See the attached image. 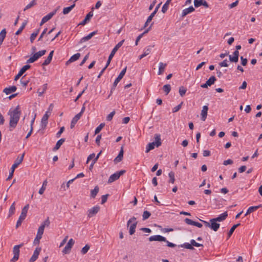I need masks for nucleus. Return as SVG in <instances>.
I'll use <instances>...</instances> for the list:
<instances>
[{
    "label": "nucleus",
    "mask_w": 262,
    "mask_h": 262,
    "mask_svg": "<svg viewBox=\"0 0 262 262\" xmlns=\"http://www.w3.org/2000/svg\"><path fill=\"white\" fill-rule=\"evenodd\" d=\"M105 126L104 123H101L95 129V134H98Z\"/></svg>",
    "instance_id": "obj_46"
},
{
    "label": "nucleus",
    "mask_w": 262,
    "mask_h": 262,
    "mask_svg": "<svg viewBox=\"0 0 262 262\" xmlns=\"http://www.w3.org/2000/svg\"><path fill=\"white\" fill-rule=\"evenodd\" d=\"M29 208V205H26L21 210V214L19 216V218L23 220H25L27 216V214L28 212Z\"/></svg>",
    "instance_id": "obj_19"
},
{
    "label": "nucleus",
    "mask_w": 262,
    "mask_h": 262,
    "mask_svg": "<svg viewBox=\"0 0 262 262\" xmlns=\"http://www.w3.org/2000/svg\"><path fill=\"white\" fill-rule=\"evenodd\" d=\"M36 5V0H32L29 4H28L24 9V11H26L29 9H30L34 6Z\"/></svg>",
    "instance_id": "obj_38"
},
{
    "label": "nucleus",
    "mask_w": 262,
    "mask_h": 262,
    "mask_svg": "<svg viewBox=\"0 0 262 262\" xmlns=\"http://www.w3.org/2000/svg\"><path fill=\"white\" fill-rule=\"evenodd\" d=\"M27 24V21L25 20L22 24L21 26L20 27V28L16 32L15 34L16 35H19L23 30L24 28L25 27L26 25Z\"/></svg>",
    "instance_id": "obj_42"
},
{
    "label": "nucleus",
    "mask_w": 262,
    "mask_h": 262,
    "mask_svg": "<svg viewBox=\"0 0 262 262\" xmlns=\"http://www.w3.org/2000/svg\"><path fill=\"white\" fill-rule=\"evenodd\" d=\"M48 31V28H46L44 29V30L42 31V32L41 33V34H40L39 38H38V40H41L42 38L44 37V36L46 35H47V32ZM49 33V32L48 33V34Z\"/></svg>",
    "instance_id": "obj_52"
},
{
    "label": "nucleus",
    "mask_w": 262,
    "mask_h": 262,
    "mask_svg": "<svg viewBox=\"0 0 262 262\" xmlns=\"http://www.w3.org/2000/svg\"><path fill=\"white\" fill-rule=\"evenodd\" d=\"M48 183V180L47 179L45 180L44 181V182H43L42 186L41 187V188L39 189V192H38V193L40 194H42L43 193L45 189H46V187L47 186Z\"/></svg>",
    "instance_id": "obj_33"
},
{
    "label": "nucleus",
    "mask_w": 262,
    "mask_h": 262,
    "mask_svg": "<svg viewBox=\"0 0 262 262\" xmlns=\"http://www.w3.org/2000/svg\"><path fill=\"white\" fill-rule=\"evenodd\" d=\"M90 249V247H83L81 250V253L83 254H85Z\"/></svg>",
    "instance_id": "obj_63"
},
{
    "label": "nucleus",
    "mask_w": 262,
    "mask_h": 262,
    "mask_svg": "<svg viewBox=\"0 0 262 262\" xmlns=\"http://www.w3.org/2000/svg\"><path fill=\"white\" fill-rule=\"evenodd\" d=\"M100 207L98 206L93 207L88 211V216L89 217H92L96 215L99 211Z\"/></svg>",
    "instance_id": "obj_11"
},
{
    "label": "nucleus",
    "mask_w": 262,
    "mask_h": 262,
    "mask_svg": "<svg viewBox=\"0 0 262 262\" xmlns=\"http://www.w3.org/2000/svg\"><path fill=\"white\" fill-rule=\"evenodd\" d=\"M48 112H49L48 111H47L41 119V129H45L48 124V118H49Z\"/></svg>",
    "instance_id": "obj_12"
},
{
    "label": "nucleus",
    "mask_w": 262,
    "mask_h": 262,
    "mask_svg": "<svg viewBox=\"0 0 262 262\" xmlns=\"http://www.w3.org/2000/svg\"><path fill=\"white\" fill-rule=\"evenodd\" d=\"M99 188L98 186H95L93 190L91 191V196L93 198H95L97 193L99 192Z\"/></svg>",
    "instance_id": "obj_35"
},
{
    "label": "nucleus",
    "mask_w": 262,
    "mask_h": 262,
    "mask_svg": "<svg viewBox=\"0 0 262 262\" xmlns=\"http://www.w3.org/2000/svg\"><path fill=\"white\" fill-rule=\"evenodd\" d=\"M155 141L152 143H149L146 146V152H148L150 150L153 149L155 146L158 147L161 145V136L159 134H156L155 136Z\"/></svg>",
    "instance_id": "obj_3"
},
{
    "label": "nucleus",
    "mask_w": 262,
    "mask_h": 262,
    "mask_svg": "<svg viewBox=\"0 0 262 262\" xmlns=\"http://www.w3.org/2000/svg\"><path fill=\"white\" fill-rule=\"evenodd\" d=\"M185 222L188 224V225H194V222L195 221H193L189 219H188V218H186L185 219Z\"/></svg>",
    "instance_id": "obj_57"
},
{
    "label": "nucleus",
    "mask_w": 262,
    "mask_h": 262,
    "mask_svg": "<svg viewBox=\"0 0 262 262\" xmlns=\"http://www.w3.org/2000/svg\"><path fill=\"white\" fill-rule=\"evenodd\" d=\"M166 66V63H164L161 62L159 63L158 75H161L163 74Z\"/></svg>",
    "instance_id": "obj_30"
},
{
    "label": "nucleus",
    "mask_w": 262,
    "mask_h": 262,
    "mask_svg": "<svg viewBox=\"0 0 262 262\" xmlns=\"http://www.w3.org/2000/svg\"><path fill=\"white\" fill-rule=\"evenodd\" d=\"M216 80V78L214 76H212L210 77L209 78V79H208L206 81V82H207V84L209 85V86H211V85L214 84V83L215 82V81Z\"/></svg>",
    "instance_id": "obj_39"
},
{
    "label": "nucleus",
    "mask_w": 262,
    "mask_h": 262,
    "mask_svg": "<svg viewBox=\"0 0 262 262\" xmlns=\"http://www.w3.org/2000/svg\"><path fill=\"white\" fill-rule=\"evenodd\" d=\"M80 56V54L78 53L73 55L71 57L69 60L67 61L66 64H68L69 63L76 61L79 58Z\"/></svg>",
    "instance_id": "obj_26"
},
{
    "label": "nucleus",
    "mask_w": 262,
    "mask_h": 262,
    "mask_svg": "<svg viewBox=\"0 0 262 262\" xmlns=\"http://www.w3.org/2000/svg\"><path fill=\"white\" fill-rule=\"evenodd\" d=\"M163 90L165 92L166 95H167L171 90V86L170 84H165L163 86Z\"/></svg>",
    "instance_id": "obj_41"
},
{
    "label": "nucleus",
    "mask_w": 262,
    "mask_h": 262,
    "mask_svg": "<svg viewBox=\"0 0 262 262\" xmlns=\"http://www.w3.org/2000/svg\"><path fill=\"white\" fill-rule=\"evenodd\" d=\"M238 3V1H236L235 2L232 3V4H230L229 6V7L230 9L233 8L234 7H236Z\"/></svg>",
    "instance_id": "obj_62"
},
{
    "label": "nucleus",
    "mask_w": 262,
    "mask_h": 262,
    "mask_svg": "<svg viewBox=\"0 0 262 262\" xmlns=\"http://www.w3.org/2000/svg\"><path fill=\"white\" fill-rule=\"evenodd\" d=\"M30 66L26 64L19 71L18 73L15 76L14 80H17L20 77L29 69H30Z\"/></svg>",
    "instance_id": "obj_13"
},
{
    "label": "nucleus",
    "mask_w": 262,
    "mask_h": 262,
    "mask_svg": "<svg viewBox=\"0 0 262 262\" xmlns=\"http://www.w3.org/2000/svg\"><path fill=\"white\" fill-rule=\"evenodd\" d=\"M168 176L169 177V183H170L171 184H173L175 181V178H174V173L173 171H170L168 173Z\"/></svg>",
    "instance_id": "obj_40"
},
{
    "label": "nucleus",
    "mask_w": 262,
    "mask_h": 262,
    "mask_svg": "<svg viewBox=\"0 0 262 262\" xmlns=\"http://www.w3.org/2000/svg\"><path fill=\"white\" fill-rule=\"evenodd\" d=\"M149 240L150 241L165 242L166 243V246H176L175 244L169 242L168 241H167L166 240V239L164 237H163L161 235H156L151 236L149 238Z\"/></svg>",
    "instance_id": "obj_6"
},
{
    "label": "nucleus",
    "mask_w": 262,
    "mask_h": 262,
    "mask_svg": "<svg viewBox=\"0 0 262 262\" xmlns=\"http://www.w3.org/2000/svg\"><path fill=\"white\" fill-rule=\"evenodd\" d=\"M161 4V3H160L159 4H158L157 7H156L155 10L153 12H152L151 13V14L149 16V17H150L151 19L153 18V17H154V16L155 15V14H156V13L157 12L159 7H160V5Z\"/></svg>",
    "instance_id": "obj_49"
},
{
    "label": "nucleus",
    "mask_w": 262,
    "mask_h": 262,
    "mask_svg": "<svg viewBox=\"0 0 262 262\" xmlns=\"http://www.w3.org/2000/svg\"><path fill=\"white\" fill-rule=\"evenodd\" d=\"M240 225V224H237L236 225H233L231 228L230 229L229 232H228V236L230 237L232 233H233L235 229Z\"/></svg>",
    "instance_id": "obj_47"
},
{
    "label": "nucleus",
    "mask_w": 262,
    "mask_h": 262,
    "mask_svg": "<svg viewBox=\"0 0 262 262\" xmlns=\"http://www.w3.org/2000/svg\"><path fill=\"white\" fill-rule=\"evenodd\" d=\"M6 31L5 29H3L0 32V39L4 40L6 37Z\"/></svg>",
    "instance_id": "obj_50"
},
{
    "label": "nucleus",
    "mask_w": 262,
    "mask_h": 262,
    "mask_svg": "<svg viewBox=\"0 0 262 262\" xmlns=\"http://www.w3.org/2000/svg\"><path fill=\"white\" fill-rule=\"evenodd\" d=\"M92 12H90L85 16V18L79 24L80 25H84L86 22L93 16Z\"/></svg>",
    "instance_id": "obj_28"
},
{
    "label": "nucleus",
    "mask_w": 262,
    "mask_h": 262,
    "mask_svg": "<svg viewBox=\"0 0 262 262\" xmlns=\"http://www.w3.org/2000/svg\"><path fill=\"white\" fill-rule=\"evenodd\" d=\"M233 161L231 159H228L224 161L223 164L224 165H227L228 164H232L233 163Z\"/></svg>",
    "instance_id": "obj_64"
},
{
    "label": "nucleus",
    "mask_w": 262,
    "mask_h": 262,
    "mask_svg": "<svg viewBox=\"0 0 262 262\" xmlns=\"http://www.w3.org/2000/svg\"><path fill=\"white\" fill-rule=\"evenodd\" d=\"M41 250V248L39 247H37L35 251H34V253L30 258L29 260V262H34L37 258H38V256L39 255V254L40 253V251Z\"/></svg>",
    "instance_id": "obj_16"
},
{
    "label": "nucleus",
    "mask_w": 262,
    "mask_h": 262,
    "mask_svg": "<svg viewBox=\"0 0 262 262\" xmlns=\"http://www.w3.org/2000/svg\"><path fill=\"white\" fill-rule=\"evenodd\" d=\"M115 114V111H114L112 112L110 114H109L106 117V120L108 121H110L112 120L113 116Z\"/></svg>",
    "instance_id": "obj_54"
},
{
    "label": "nucleus",
    "mask_w": 262,
    "mask_h": 262,
    "mask_svg": "<svg viewBox=\"0 0 262 262\" xmlns=\"http://www.w3.org/2000/svg\"><path fill=\"white\" fill-rule=\"evenodd\" d=\"M137 225L136 218L134 216L127 221V226L129 227V233L130 235H133L135 232Z\"/></svg>",
    "instance_id": "obj_5"
},
{
    "label": "nucleus",
    "mask_w": 262,
    "mask_h": 262,
    "mask_svg": "<svg viewBox=\"0 0 262 262\" xmlns=\"http://www.w3.org/2000/svg\"><path fill=\"white\" fill-rule=\"evenodd\" d=\"M182 104H183V102H182L180 104H179V105H178L177 106L174 107L173 108L172 112L176 113V112H178L181 109Z\"/></svg>",
    "instance_id": "obj_56"
},
{
    "label": "nucleus",
    "mask_w": 262,
    "mask_h": 262,
    "mask_svg": "<svg viewBox=\"0 0 262 262\" xmlns=\"http://www.w3.org/2000/svg\"><path fill=\"white\" fill-rule=\"evenodd\" d=\"M126 67L124 68L120 72L117 78L115 80L112 86V89H115V88L117 86V84L119 82V81L122 79L123 77L124 76L126 71Z\"/></svg>",
    "instance_id": "obj_10"
},
{
    "label": "nucleus",
    "mask_w": 262,
    "mask_h": 262,
    "mask_svg": "<svg viewBox=\"0 0 262 262\" xmlns=\"http://www.w3.org/2000/svg\"><path fill=\"white\" fill-rule=\"evenodd\" d=\"M195 10L193 6H190L189 8L185 9L183 10L182 16L184 17L189 13L193 12Z\"/></svg>",
    "instance_id": "obj_22"
},
{
    "label": "nucleus",
    "mask_w": 262,
    "mask_h": 262,
    "mask_svg": "<svg viewBox=\"0 0 262 262\" xmlns=\"http://www.w3.org/2000/svg\"><path fill=\"white\" fill-rule=\"evenodd\" d=\"M46 52V50H41L35 53L32 56H31L27 61V63H33L37 60L40 57L43 56Z\"/></svg>",
    "instance_id": "obj_9"
},
{
    "label": "nucleus",
    "mask_w": 262,
    "mask_h": 262,
    "mask_svg": "<svg viewBox=\"0 0 262 262\" xmlns=\"http://www.w3.org/2000/svg\"><path fill=\"white\" fill-rule=\"evenodd\" d=\"M16 89H17L16 87L15 86L13 85V86H10L9 88H6L4 90L3 92L6 95H8V94H11L12 92H14L15 91H16Z\"/></svg>",
    "instance_id": "obj_24"
},
{
    "label": "nucleus",
    "mask_w": 262,
    "mask_h": 262,
    "mask_svg": "<svg viewBox=\"0 0 262 262\" xmlns=\"http://www.w3.org/2000/svg\"><path fill=\"white\" fill-rule=\"evenodd\" d=\"M151 46L147 47L144 50L143 53L139 56V59H141L143 58H144V57L147 56L151 52Z\"/></svg>",
    "instance_id": "obj_23"
},
{
    "label": "nucleus",
    "mask_w": 262,
    "mask_h": 262,
    "mask_svg": "<svg viewBox=\"0 0 262 262\" xmlns=\"http://www.w3.org/2000/svg\"><path fill=\"white\" fill-rule=\"evenodd\" d=\"M72 247H65L62 250L63 254H68L71 252Z\"/></svg>",
    "instance_id": "obj_55"
},
{
    "label": "nucleus",
    "mask_w": 262,
    "mask_h": 262,
    "mask_svg": "<svg viewBox=\"0 0 262 262\" xmlns=\"http://www.w3.org/2000/svg\"><path fill=\"white\" fill-rule=\"evenodd\" d=\"M125 172V170H121L120 171L116 172L112 174L108 178V183H112V182L117 180L119 179L120 177L123 175Z\"/></svg>",
    "instance_id": "obj_8"
},
{
    "label": "nucleus",
    "mask_w": 262,
    "mask_h": 262,
    "mask_svg": "<svg viewBox=\"0 0 262 262\" xmlns=\"http://www.w3.org/2000/svg\"><path fill=\"white\" fill-rule=\"evenodd\" d=\"M152 25V24L151 25ZM151 26H150L147 29H146L143 33H142V34H140L136 38V42H135V45L136 46H137L138 45V42L141 39V38L142 37V36H143L144 34L147 33L149 31V30L151 28Z\"/></svg>",
    "instance_id": "obj_32"
},
{
    "label": "nucleus",
    "mask_w": 262,
    "mask_h": 262,
    "mask_svg": "<svg viewBox=\"0 0 262 262\" xmlns=\"http://www.w3.org/2000/svg\"><path fill=\"white\" fill-rule=\"evenodd\" d=\"M181 246H203V244H199L196 243L195 240L191 239L190 243H186Z\"/></svg>",
    "instance_id": "obj_34"
},
{
    "label": "nucleus",
    "mask_w": 262,
    "mask_h": 262,
    "mask_svg": "<svg viewBox=\"0 0 262 262\" xmlns=\"http://www.w3.org/2000/svg\"><path fill=\"white\" fill-rule=\"evenodd\" d=\"M150 215H151V214H150V213L149 211H144L143 212V215H142L143 220H147V219H148Z\"/></svg>",
    "instance_id": "obj_48"
},
{
    "label": "nucleus",
    "mask_w": 262,
    "mask_h": 262,
    "mask_svg": "<svg viewBox=\"0 0 262 262\" xmlns=\"http://www.w3.org/2000/svg\"><path fill=\"white\" fill-rule=\"evenodd\" d=\"M260 205L259 206H251V207H250L247 212H246L245 214V216H247L249 214L251 213V212H253V211H255L256 210H257L258 208H259L260 207Z\"/></svg>",
    "instance_id": "obj_31"
},
{
    "label": "nucleus",
    "mask_w": 262,
    "mask_h": 262,
    "mask_svg": "<svg viewBox=\"0 0 262 262\" xmlns=\"http://www.w3.org/2000/svg\"><path fill=\"white\" fill-rule=\"evenodd\" d=\"M96 34V32H95V31H94V32L91 33L90 34H89L87 36H85L84 37H82L80 39V40L79 41V43H81L82 42H85V41L90 40Z\"/></svg>",
    "instance_id": "obj_21"
},
{
    "label": "nucleus",
    "mask_w": 262,
    "mask_h": 262,
    "mask_svg": "<svg viewBox=\"0 0 262 262\" xmlns=\"http://www.w3.org/2000/svg\"><path fill=\"white\" fill-rule=\"evenodd\" d=\"M49 224L48 222V218L41 225V226L39 227L36 236L34 241V245H38L39 244V241L42 237V235L43 233L45 227L46 226H48Z\"/></svg>",
    "instance_id": "obj_2"
},
{
    "label": "nucleus",
    "mask_w": 262,
    "mask_h": 262,
    "mask_svg": "<svg viewBox=\"0 0 262 262\" xmlns=\"http://www.w3.org/2000/svg\"><path fill=\"white\" fill-rule=\"evenodd\" d=\"M203 0H194V6L196 8H198L202 6Z\"/></svg>",
    "instance_id": "obj_53"
},
{
    "label": "nucleus",
    "mask_w": 262,
    "mask_h": 262,
    "mask_svg": "<svg viewBox=\"0 0 262 262\" xmlns=\"http://www.w3.org/2000/svg\"><path fill=\"white\" fill-rule=\"evenodd\" d=\"M8 115L10 117L9 125L10 127L15 128L19 120L21 111L19 105H17L13 110H10Z\"/></svg>",
    "instance_id": "obj_1"
},
{
    "label": "nucleus",
    "mask_w": 262,
    "mask_h": 262,
    "mask_svg": "<svg viewBox=\"0 0 262 262\" xmlns=\"http://www.w3.org/2000/svg\"><path fill=\"white\" fill-rule=\"evenodd\" d=\"M238 57H239V52L238 51H235L233 55H230L229 57V60L231 62L236 63L238 61Z\"/></svg>",
    "instance_id": "obj_15"
},
{
    "label": "nucleus",
    "mask_w": 262,
    "mask_h": 262,
    "mask_svg": "<svg viewBox=\"0 0 262 262\" xmlns=\"http://www.w3.org/2000/svg\"><path fill=\"white\" fill-rule=\"evenodd\" d=\"M186 91H187V90L185 88H184L183 86H180L179 88V94L181 95V96L183 97V96H184L186 92Z\"/></svg>",
    "instance_id": "obj_45"
},
{
    "label": "nucleus",
    "mask_w": 262,
    "mask_h": 262,
    "mask_svg": "<svg viewBox=\"0 0 262 262\" xmlns=\"http://www.w3.org/2000/svg\"><path fill=\"white\" fill-rule=\"evenodd\" d=\"M171 1V0H167L166 3L163 6V7L162 8V12L163 13H165L167 11L168 8V6Z\"/></svg>",
    "instance_id": "obj_36"
},
{
    "label": "nucleus",
    "mask_w": 262,
    "mask_h": 262,
    "mask_svg": "<svg viewBox=\"0 0 262 262\" xmlns=\"http://www.w3.org/2000/svg\"><path fill=\"white\" fill-rule=\"evenodd\" d=\"M13 252L14 256L11 259V262H15L19 258V247H14Z\"/></svg>",
    "instance_id": "obj_14"
},
{
    "label": "nucleus",
    "mask_w": 262,
    "mask_h": 262,
    "mask_svg": "<svg viewBox=\"0 0 262 262\" xmlns=\"http://www.w3.org/2000/svg\"><path fill=\"white\" fill-rule=\"evenodd\" d=\"M64 141H65V139L63 138H61L60 140H59L57 141V142L56 143L55 146L53 148V150L56 151V150H58L60 147L61 145L63 143Z\"/></svg>",
    "instance_id": "obj_29"
},
{
    "label": "nucleus",
    "mask_w": 262,
    "mask_h": 262,
    "mask_svg": "<svg viewBox=\"0 0 262 262\" xmlns=\"http://www.w3.org/2000/svg\"><path fill=\"white\" fill-rule=\"evenodd\" d=\"M247 85V83L246 81H244L243 82L242 85L239 88V90H241V89L245 90L246 89Z\"/></svg>",
    "instance_id": "obj_61"
},
{
    "label": "nucleus",
    "mask_w": 262,
    "mask_h": 262,
    "mask_svg": "<svg viewBox=\"0 0 262 262\" xmlns=\"http://www.w3.org/2000/svg\"><path fill=\"white\" fill-rule=\"evenodd\" d=\"M208 110V107L207 105L203 106L201 114L202 120L205 121L206 120L207 116Z\"/></svg>",
    "instance_id": "obj_17"
},
{
    "label": "nucleus",
    "mask_w": 262,
    "mask_h": 262,
    "mask_svg": "<svg viewBox=\"0 0 262 262\" xmlns=\"http://www.w3.org/2000/svg\"><path fill=\"white\" fill-rule=\"evenodd\" d=\"M39 32V30H37L35 32L32 33L31 37H30V41L31 42H33L34 39H35L36 37L38 35V33Z\"/></svg>",
    "instance_id": "obj_43"
},
{
    "label": "nucleus",
    "mask_w": 262,
    "mask_h": 262,
    "mask_svg": "<svg viewBox=\"0 0 262 262\" xmlns=\"http://www.w3.org/2000/svg\"><path fill=\"white\" fill-rule=\"evenodd\" d=\"M25 154L24 153L20 157H18L15 160L14 163L12 165L11 167V170L9 173V176L7 179V180H10L12 178L14 171L15 169L22 162Z\"/></svg>",
    "instance_id": "obj_4"
},
{
    "label": "nucleus",
    "mask_w": 262,
    "mask_h": 262,
    "mask_svg": "<svg viewBox=\"0 0 262 262\" xmlns=\"http://www.w3.org/2000/svg\"><path fill=\"white\" fill-rule=\"evenodd\" d=\"M241 64L243 66H245L247 64L248 60L247 58H244L243 56L241 57Z\"/></svg>",
    "instance_id": "obj_58"
},
{
    "label": "nucleus",
    "mask_w": 262,
    "mask_h": 262,
    "mask_svg": "<svg viewBox=\"0 0 262 262\" xmlns=\"http://www.w3.org/2000/svg\"><path fill=\"white\" fill-rule=\"evenodd\" d=\"M108 196V194H105V195H103L101 197V204H103L104 203H105L106 201H107V197Z\"/></svg>",
    "instance_id": "obj_60"
},
{
    "label": "nucleus",
    "mask_w": 262,
    "mask_h": 262,
    "mask_svg": "<svg viewBox=\"0 0 262 262\" xmlns=\"http://www.w3.org/2000/svg\"><path fill=\"white\" fill-rule=\"evenodd\" d=\"M75 6V4H73L70 7L64 8L63 10V13L64 14H68L74 8Z\"/></svg>",
    "instance_id": "obj_37"
},
{
    "label": "nucleus",
    "mask_w": 262,
    "mask_h": 262,
    "mask_svg": "<svg viewBox=\"0 0 262 262\" xmlns=\"http://www.w3.org/2000/svg\"><path fill=\"white\" fill-rule=\"evenodd\" d=\"M227 59H225L224 60H223L222 62H220L219 63L220 66L221 67H228V64L227 63Z\"/></svg>",
    "instance_id": "obj_59"
},
{
    "label": "nucleus",
    "mask_w": 262,
    "mask_h": 262,
    "mask_svg": "<svg viewBox=\"0 0 262 262\" xmlns=\"http://www.w3.org/2000/svg\"><path fill=\"white\" fill-rule=\"evenodd\" d=\"M15 211V202H14L11 205V206H10V208L9 209V216H11V215H13Z\"/></svg>",
    "instance_id": "obj_44"
},
{
    "label": "nucleus",
    "mask_w": 262,
    "mask_h": 262,
    "mask_svg": "<svg viewBox=\"0 0 262 262\" xmlns=\"http://www.w3.org/2000/svg\"><path fill=\"white\" fill-rule=\"evenodd\" d=\"M123 148L121 147V149L117 157L114 159V161L115 163H117L122 161L123 157Z\"/></svg>",
    "instance_id": "obj_20"
},
{
    "label": "nucleus",
    "mask_w": 262,
    "mask_h": 262,
    "mask_svg": "<svg viewBox=\"0 0 262 262\" xmlns=\"http://www.w3.org/2000/svg\"><path fill=\"white\" fill-rule=\"evenodd\" d=\"M204 224L205 225V226L207 227H210L212 230H214V231H216L219 227H220V224L217 223V221L214 220V219H211L210 220V224L206 221H202Z\"/></svg>",
    "instance_id": "obj_7"
},
{
    "label": "nucleus",
    "mask_w": 262,
    "mask_h": 262,
    "mask_svg": "<svg viewBox=\"0 0 262 262\" xmlns=\"http://www.w3.org/2000/svg\"><path fill=\"white\" fill-rule=\"evenodd\" d=\"M49 20V14L43 17L40 23V26H42L43 24Z\"/></svg>",
    "instance_id": "obj_51"
},
{
    "label": "nucleus",
    "mask_w": 262,
    "mask_h": 262,
    "mask_svg": "<svg viewBox=\"0 0 262 262\" xmlns=\"http://www.w3.org/2000/svg\"><path fill=\"white\" fill-rule=\"evenodd\" d=\"M80 114H77L75 116V117L72 119L71 123V128H73L78 120L80 118Z\"/></svg>",
    "instance_id": "obj_27"
},
{
    "label": "nucleus",
    "mask_w": 262,
    "mask_h": 262,
    "mask_svg": "<svg viewBox=\"0 0 262 262\" xmlns=\"http://www.w3.org/2000/svg\"><path fill=\"white\" fill-rule=\"evenodd\" d=\"M228 216L227 212H225L222 214H220L218 217L214 218V220L217 222H222L225 220Z\"/></svg>",
    "instance_id": "obj_25"
},
{
    "label": "nucleus",
    "mask_w": 262,
    "mask_h": 262,
    "mask_svg": "<svg viewBox=\"0 0 262 262\" xmlns=\"http://www.w3.org/2000/svg\"><path fill=\"white\" fill-rule=\"evenodd\" d=\"M124 40H122L119 42H118L116 46L114 48V49L112 50L111 54L110 55H112V57H114V55L116 53V52L118 51L119 48L122 46L123 45V43L124 42Z\"/></svg>",
    "instance_id": "obj_18"
}]
</instances>
